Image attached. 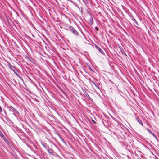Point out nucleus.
I'll return each instance as SVG.
<instances>
[{"instance_id": "14", "label": "nucleus", "mask_w": 159, "mask_h": 159, "mask_svg": "<svg viewBox=\"0 0 159 159\" xmlns=\"http://www.w3.org/2000/svg\"><path fill=\"white\" fill-rule=\"evenodd\" d=\"M7 20L8 21H11V19L10 18H8L7 17Z\"/></svg>"}, {"instance_id": "7", "label": "nucleus", "mask_w": 159, "mask_h": 159, "mask_svg": "<svg viewBox=\"0 0 159 159\" xmlns=\"http://www.w3.org/2000/svg\"><path fill=\"white\" fill-rule=\"evenodd\" d=\"M136 119L139 122V123L141 124L142 126H143V123L142 122V121L139 119L136 118Z\"/></svg>"}, {"instance_id": "2", "label": "nucleus", "mask_w": 159, "mask_h": 159, "mask_svg": "<svg viewBox=\"0 0 159 159\" xmlns=\"http://www.w3.org/2000/svg\"><path fill=\"white\" fill-rule=\"evenodd\" d=\"M7 108L9 109L10 111H12V112H13V114L15 116H16L15 113V112L17 113H19L18 112L15 108H14L11 106H10L9 107L7 106Z\"/></svg>"}, {"instance_id": "3", "label": "nucleus", "mask_w": 159, "mask_h": 159, "mask_svg": "<svg viewBox=\"0 0 159 159\" xmlns=\"http://www.w3.org/2000/svg\"><path fill=\"white\" fill-rule=\"evenodd\" d=\"M8 65L9 67V68L12 70L17 75V74L16 73L15 70V68L10 63H8Z\"/></svg>"}, {"instance_id": "19", "label": "nucleus", "mask_w": 159, "mask_h": 159, "mask_svg": "<svg viewBox=\"0 0 159 159\" xmlns=\"http://www.w3.org/2000/svg\"><path fill=\"white\" fill-rule=\"evenodd\" d=\"M93 84H94L95 86H97V85H96V84H95V83H93Z\"/></svg>"}, {"instance_id": "11", "label": "nucleus", "mask_w": 159, "mask_h": 159, "mask_svg": "<svg viewBox=\"0 0 159 159\" xmlns=\"http://www.w3.org/2000/svg\"><path fill=\"white\" fill-rule=\"evenodd\" d=\"M87 97L89 100L93 101L92 99L90 97V96L88 94H87Z\"/></svg>"}, {"instance_id": "9", "label": "nucleus", "mask_w": 159, "mask_h": 159, "mask_svg": "<svg viewBox=\"0 0 159 159\" xmlns=\"http://www.w3.org/2000/svg\"><path fill=\"white\" fill-rule=\"evenodd\" d=\"M0 136L1 137L2 139H3L5 137L3 134L2 132L0 130Z\"/></svg>"}, {"instance_id": "12", "label": "nucleus", "mask_w": 159, "mask_h": 159, "mask_svg": "<svg viewBox=\"0 0 159 159\" xmlns=\"http://www.w3.org/2000/svg\"><path fill=\"white\" fill-rule=\"evenodd\" d=\"M82 0L85 4H86L87 3V0Z\"/></svg>"}, {"instance_id": "6", "label": "nucleus", "mask_w": 159, "mask_h": 159, "mask_svg": "<svg viewBox=\"0 0 159 159\" xmlns=\"http://www.w3.org/2000/svg\"><path fill=\"white\" fill-rule=\"evenodd\" d=\"M3 139L4 141L7 145H9L10 144V142L7 140L5 137Z\"/></svg>"}, {"instance_id": "8", "label": "nucleus", "mask_w": 159, "mask_h": 159, "mask_svg": "<svg viewBox=\"0 0 159 159\" xmlns=\"http://www.w3.org/2000/svg\"><path fill=\"white\" fill-rule=\"evenodd\" d=\"M89 23L91 25L93 24V18L92 17H91L89 19Z\"/></svg>"}, {"instance_id": "10", "label": "nucleus", "mask_w": 159, "mask_h": 159, "mask_svg": "<svg viewBox=\"0 0 159 159\" xmlns=\"http://www.w3.org/2000/svg\"><path fill=\"white\" fill-rule=\"evenodd\" d=\"M48 151V152L51 154H52V151L51 149H47Z\"/></svg>"}, {"instance_id": "16", "label": "nucleus", "mask_w": 159, "mask_h": 159, "mask_svg": "<svg viewBox=\"0 0 159 159\" xmlns=\"http://www.w3.org/2000/svg\"><path fill=\"white\" fill-rule=\"evenodd\" d=\"M2 111V107L0 106V113H1Z\"/></svg>"}, {"instance_id": "20", "label": "nucleus", "mask_w": 159, "mask_h": 159, "mask_svg": "<svg viewBox=\"0 0 159 159\" xmlns=\"http://www.w3.org/2000/svg\"><path fill=\"white\" fill-rule=\"evenodd\" d=\"M30 59V61H31V60H30V59Z\"/></svg>"}, {"instance_id": "18", "label": "nucleus", "mask_w": 159, "mask_h": 159, "mask_svg": "<svg viewBox=\"0 0 159 159\" xmlns=\"http://www.w3.org/2000/svg\"><path fill=\"white\" fill-rule=\"evenodd\" d=\"M92 122L94 123V124H96V122H95V120H92Z\"/></svg>"}, {"instance_id": "17", "label": "nucleus", "mask_w": 159, "mask_h": 159, "mask_svg": "<svg viewBox=\"0 0 159 159\" xmlns=\"http://www.w3.org/2000/svg\"><path fill=\"white\" fill-rule=\"evenodd\" d=\"M95 29L97 31H98L99 30V29L98 28V27H95Z\"/></svg>"}, {"instance_id": "4", "label": "nucleus", "mask_w": 159, "mask_h": 159, "mask_svg": "<svg viewBox=\"0 0 159 159\" xmlns=\"http://www.w3.org/2000/svg\"><path fill=\"white\" fill-rule=\"evenodd\" d=\"M95 47L102 54H104L105 53L98 46L95 45Z\"/></svg>"}, {"instance_id": "13", "label": "nucleus", "mask_w": 159, "mask_h": 159, "mask_svg": "<svg viewBox=\"0 0 159 159\" xmlns=\"http://www.w3.org/2000/svg\"><path fill=\"white\" fill-rule=\"evenodd\" d=\"M132 20L134 22L136 23L137 24H138L137 22L136 21V20L134 18H133L132 19Z\"/></svg>"}, {"instance_id": "15", "label": "nucleus", "mask_w": 159, "mask_h": 159, "mask_svg": "<svg viewBox=\"0 0 159 159\" xmlns=\"http://www.w3.org/2000/svg\"><path fill=\"white\" fill-rule=\"evenodd\" d=\"M3 111H4L5 114V116H7V112H6V111L4 109H3Z\"/></svg>"}, {"instance_id": "5", "label": "nucleus", "mask_w": 159, "mask_h": 159, "mask_svg": "<svg viewBox=\"0 0 159 159\" xmlns=\"http://www.w3.org/2000/svg\"><path fill=\"white\" fill-rule=\"evenodd\" d=\"M148 131L156 139H157V137L156 136L155 134L152 132V131L149 130L148 128H147V129Z\"/></svg>"}, {"instance_id": "1", "label": "nucleus", "mask_w": 159, "mask_h": 159, "mask_svg": "<svg viewBox=\"0 0 159 159\" xmlns=\"http://www.w3.org/2000/svg\"><path fill=\"white\" fill-rule=\"evenodd\" d=\"M69 30L72 32L75 35L78 36L79 34L78 32L72 26H69Z\"/></svg>"}]
</instances>
